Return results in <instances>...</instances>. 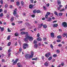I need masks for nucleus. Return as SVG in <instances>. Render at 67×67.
I'll use <instances>...</instances> for the list:
<instances>
[{"label":"nucleus","instance_id":"10","mask_svg":"<svg viewBox=\"0 0 67 67\" xmlns=\"http://www.w3.org/2000/svg\"><path fill=\"white\" fill-rule=\"evenodd\" d=\"M17 65L18 67H22V65H21V64L20 63H18Z\"/></svg>","mask_w":67,"mask_h":67},{"label":"nucleus","instance_id":"36","mask_svg":"<svg viewBox=\"0 0 67 67\" xmlns=\"http://www.w3.org/2000/svg\"><path fill=\"white\" fill-rule=\"evenodd\" d=\"M19 35V34H18V33L16 32L15 34V35L16 36H18V35Z\"/></svg>","mask_w":67,"mask_h":67},{"label":"nucleus","instance_id":"51","mask_svg":"<svg viewBox=\"0 0 67 67\" xmlns=\"http://www.w3.org/2000/svg\"><path fill=\"white\" fill-rule=\"evenodd\" d=\"M31 16L32 18H34V17H35V15H31Z\"/></svg>","mask_w":67,"mask_h":67},{"label":"nucleus","instance_id":"64","mask_svg":"<svg viewBox=\"0 0 67 67\" xmlns=\"http://www.w3.org/2000/svg\"><path fill=\"white\" fill-rule=\"evenodd\" d=\"M12 25H15V24H14V23H12Z\"/></svg>","mask_w":67,"mask_h":67},{"label":"nucleus","instance_id":"3","mask_svg":"<svg viewBox=\"0 0 67 67\" xmlns=\"http://www.w3.org/2000/svg\"><path fill=\"white\" fill-rule=\"evenodd\" d=\"M23 45V48L24 49H25L26 48V47L28 46V44L27 43H24Z\"/></svg>","mask_w":67,"mask_h":67},{"label":"nucleus","instance_id":"54","mask_svg":"<svg viewBox=\"0 0 67 67\" xmlns=\"http://www.w3.org/2000/svg\"><path fill=\"white\" fill-rule=\"evenodd\" d=\"M65 11L64 9H63L61 10H60V12H62V11Z\"/></svg>","mask_w":67,"mask_h":67},{"label":"nucleus","instance_id":"39","mask_svg":"<svg viewBox=\"0 0 67 67\" xmlns=\"http://www.w3.org/2000/svg\"><path fill=\"white\" fill-rule=\"evenodd\" d=\"M8 57H10L11 56V53H8Z\"/></svg>","mask_w":67,"mask_h":67},{"label":"nucleus","instance_id":"1","mask_svg":"<svg viewBox=\"0 0 67 67\" xmlns=\"http://www.w3.org/2000/svg\"><path fill=\"white\" fill-rule=\"evenodd\" d=\"M25 57L26 59H27V58H31V56H30V55L29 54H27L25 55Z\"/></svg>","mask_w":67,"mask_h":67},{"label":"nucleus","instance_id":"47","mask_svg":"<svg viewBox=\"0 0 67 67\" xmlns=\"http://www.w3.org/2000/svg\"><path fill=\"white\" fill-rule=\"evenodd\" d=\"M50 47L52 48H53V45H52V44H51L50 45Z\"/></svg>","mask_w":67,"mask_h":67},{"label":"nucleus","instance_id":"18","mask_svg":"<svg viewBox=\"0 0 67 67\" xmlns=\"http://www.w3.org/2000/svg\"><path fill=\"white\" fill-rule=\"evenodd\" d=\"M4 27H3L2 28L1 27H0V29L1 30V31H3L4 30Z\"/></svg>","mask_w":67,"mask_h":67},{"label":"nucleus","instance_id":"29","mask_svg":"<svg viewBox=\"0 0 67 67\" xmlns=\"http://www.w3.org/2000/svg\"><path fill=\"white\" fill-rule=\"evenodd\" d=\"M37 12V11L35 9L33 10V12L34 13H36Z\"/></svg>","mask_w":67,"mask_h":67},{"label":"nucleus","instance_id":"56","mask_svg":"<svg viewBox=\"0 0 67 67\" xmlns=\"http://www.w3.org/2000/svg\"><path fill=\"white\" fill-rule=\"evenodd\" d=\"M8 7V5L6 4L5 5V8H7Z\"/></svg>","mask_w":67,"mask_h":67},{"label":"nucleus","instance_id":"30","mask_svg":"<svg viewBox=\"0 0 67 67\" xmlns=\"http://www.w3.org/2000/svg\"><path fill=\"white\" fill-rule=\"evenodd\" d=\"M51 14V13L50 12H47V14H46V15H49Z\"/></svg>","mask_w":67,"mask_h":67},{"label":"nucleus","instance_id":"5","mask_svg":"<svg viewBox=\"0 0 67 67\" xmlns=\"http://www.w3.org/2000/svg\"><path fill=\"white\" fill-rule=\"evenodd\" d=\"M26 38L25 39V41H26V43H28V40L29 39V37L27 36H25Z\"/></svg>","mask_w":67,"mask_h":67},{"label":"nucleus","instance_id":"49","mask_svg":"<svg viewBox=\"0 0 67 67\" xmlns=\"http://www.w3.org/2000/svg\"><path fill=\"white\" fill-rule=\"evenodd\" d=\"M23 23V21H18V23L20 24V23Z\"/></svg>","mask_w":67,"mask_h":67},{"label":"nucleus","instance_id":"38","mask_svg":"<svg viewBox=\"0 0 67 67\" xmlns=\"http://www.w3.org/2000/svg\"><path fill=\"white\" fill-rule=\"evenodd\" d=\"M3 16V13H1L0 15V16L1 17H2Z\"/></svg>","mask_w":67,"mask_h":67},{"label":"nucleus","instance_id":"52","mask_svg":"<svg viewBox=\"0 0 67 67\" xmlns=\"http://www.w3.org/2000/svg\"><path fill=\"white\" fill-rule=\"evenodd\" d=\"M46 5L47 7H48L49 6V4L48 3V4H47Z\"/></svg>","mask_w":67,"mask_h":67},{"label":"nucleus","instance_id":"37","mask_svg":"<svg viewBox=\"0 0 67 67\" xmlns=\"http://www.w3.org/2000/svg\"><path fill=\"white\" fill-rule=\"evenodd\" d=\"M10 45H11V42H9L8 43V46H10Z\"/></svg>","mask_w":67,"mask_h":67},{"label":"nucleus","instance_id":"40","mask_svg":"<svg viewBox=\"0 0 67 67\" xmlns=\"http://www.w3.org/2000/svg\"><path fill=\"white\" fill-rule=\"evenodd\" d=\"M8 31L9 32H11V30H10V29H9V28H8Z\"/></svg>","mask_w":67,"mask_h":67},{"label":"nucleus","instance_id":"23","mask_svg":"<svg viewBox=\"0 0 67 67\" xmlns=\"http://www.w3.org/2000/svg\"><path fill=\"white\" fill-rule=\"evenodd\" d=\"M25 34V32H21L20 34L21 35H24V34Z\"/></svg>","mask_w":67,"mask_h":67},{"label":"nucleus","instance_id":"35","mask_svg":"<svg viewBox=\"0 0 67 67\" xmlns=\"http://www.w3.org/2000/svg\"><path fill=\"white\" fill-rule=\"evenodd\" d=\"M54 14H55V15H57V16H58V13L57 12H54Z\"/></svg>","mask_w":67,"mask_h":67},{"label":"nucleus","instance_id":"28","mask_svg":"<svg viewBox=\"0 0 67 67\" xmlns=\"http://www.w3.org/2000/svg\"><path fill=\"white\" fill-rule=\"evenodd\" d=\"M57 52L58 54H59L60 53V51L58 49L57 50Z\"/></svg>","mask_w":67,"mask_h":67},{"label":"nucleus","instance_id":"44","mask_svg":"<svg viewBox=\"0 0 67 67\" xmlns=\"http://www.w3.org/2000/svg\"><path fill=\"white\" fill-rule=\"evenodd\" d=\"M37 41L35 40L34 41V44H37Z\"/></svg>","mask_w":67,"mask_h":67},{"label":"nucleus","instance_id":"48","mask_svg":"<svg viewBox=\"0 0 67 67\" xmlns=\"http://www.w3.org/2000/svg\"><path fill=\"white\" fill-rule=\"evenodd\" d=\"M37 36L38 37H40V33H38L37 35Z\"/></svg>","mask_w":67,"mask_h":67},{"label":"nucleus","instance_id":"11","mask_svg":"<svg viewBox=\"0 0 67 67\" xmlns=\"http://www.w3.org/2000/svg\"><path fill=\"white\" fill-rule=\"evenodd\" d=\"M25 34L26 35L25 36H27V37H29V33L28 32H25Z\"/></svg>","mask_w":67,"mask_h":67},{"label":"nucleus","instance_id":"12","mask_svg":"<svg viewBox=\"0 0 67 67\" xmlns=\"http://www.w3.org/2000/svg\"><path fill=\"white\" fill-rule=\"evenodd\" d=\"M51 35L52 37H54V34L53 32L51 33Z\"/></svg>","mask_w":67,"mask_h":67},{"label":"nucleus","instance_id":"60","mask_svg":"<svg viewBox=\"0 0 67 67\" xmlns=\"http://www.w3.org/2000/svg\"><path fill=\"white\" fill-rule=\"evenodd\" d=\"M2 62H5V61L3 59H2Z\"/></svg>","mask_w":67,"mask_h":67},{"label":"nucleus","instance_id":"13","mask_svg":"<svg viewBox=\"0 0 67 67\" xmlns=\"http://www.w3.org/2000/svg\"><path fill=\"white\" fill-rule=\"evenodd\" d=\"M33 55H34V52L32 51L31 52V55H30V56H31V58L33 57Z\"/></svg>","mask_w":67,"mask_h":67},{"label":"nucleus","instance_id":"59","mask_svg":"<svg viewBox=\"0 0 67 67\" xmlns=\"http://www.w3.org/2000/svg\"><path fill=\"white\" fill-rule=\"evenodd\" d=\"M57 42H60V40H57Z\"/></svg>","mask_w":67,"mask_h":67},{"label":"nucleus","instance_id":"25","mask_svg":"<svg viewBox=\"0 0 67 67\" xmlns=\"http://www.w3.org/2000/svg\"><path fill=\"white\" fill-rule=\"evenodd\" d=\"M10 39V36L9 35L8 36L7 38V40H9Z\"/></svg>","mask_w":67,"mask_h":67},{"label":"nucleus","instance_id":"27","mask_svg":"<svg viewBox=\"0 0 67 67\" xmlns=\"http://www.w3.org/2000/svg\"><path fill=\"white\" fill-rule=\"evenodd\" d=\"M52 59V57H50L48 58V60H51Z\"/></svg>","mask_w":67,"mask_h":67},{"label":"nucleus","instance_id":"50","mask_svg":"<svg viewBox=\"0 0 67 67\" xmlns=\"http://www.w3.org/2000/svg\"><path fill=\"white\" fill-rule=\"evenodd\" d=\"M39 25V26H38V27H39V28H41V27H42V26L41 25V24H39L38 25Z\"/></svg>","mask_w":67,"mask_h":67},{"label":"nucleus","instance_id":"33","mask_svg":"<svg viewBox=\"0 0 67 67\" xmlns=\"http://www.w3.org/2000/svg\"><path fill=\"white\" fill-rule=\"evenodd\" d=\"M46 57H49V56L48 54H45Z\"/></svg>","mask_w":67,"mask_h":67},{"label":"nucleus","instance_id":"6","mask_svg":"<svg viewBox=\"0 0 67 67\" xmlns=\"http://www.w3.org/2000/svg\"><path fill=\"white\" fill-rule=\"evenodd\" d=\"M19 60L18 59H16L13 62V65H15L17 63V62Z\"/></svg>","mask_w":67,"mask_h":67},{"label":"nucleus","instance_id":"16","mask_svg":"<svg viewBox=\"0 0 67 67\" xmlns=\"http://www.w3.org/2000/svg\"><path fill=\"white\" fill-rule=\"evenodd\" d=\"M38 46V45L37 44H35L34 45V47L35 48H37Z\"/></svg>","mask_w":67,"mask_h":67},{"label":"nucleus","instance_id":"62","mask_svg":"<svg viewBox=\"0 0 67 67\" xmlns=\"http://www.w3.org/2000/svg\"><path fill=\"white\" fill-rule=\"evenodd\" d=\"M2 47H0V51H2Z\"/></svg>","mask_w":67,"mask_h":67},{"label":"nucleus","instance_id":"46","mask_svg":"<svg viewBox=\"0 0 67 67\" xmlns=\"http://www.w3.org/2000/svg\"><path fill=\"white\" fill-rule=\"evenodd\" d=\"M11 52V49H9L8 51V53H10V52Z\"/></svg>","mask_w":67,"mask_h":67},{"label":"nucleus","instance_id":"7","mask_svg":"<svg viewBox=\"0 0 67 67\" xmlns=\"http://www.w3.org/2000/svg\"><path fill=\"white\" fill-rule=\"evenodd\" d=\"M13 14L15 16L16 14V8L14 10L13 12Z\"/></svg>","mask_w":67,"mask_h":67},{"label":"nucleus","instance_id":"9","mask_svg":"<svg viewBox=\"0 0 67 67\" xmlns=\"http://www.w3.org/2000/svg\"><path fill=\"white\" fill-rule=\"evenodd\" d=\"M57 2L58 3V4L59 5V4H61V2L60 0H58L57 1Z\"/></svg>","mask_w":67,"mask_h":67},{"label":"nucleus","instance_id":"2","mask_svg":"<svg viewBox=\"0 0 67 67\" xmlns=\"http://www.w3.org/2000/svg\"><path fill=\"white\" fill-rule=\"evenodd\" d=\"M62 25H63V26H64V27H67V23L65 22L62 23Z\"/></svg>","mask_w":67,"mask_h":67},{"label":"nucleus","instance_id":"4","mask_svg":"<svg viewBox=\"0 0 67 67\" xmlns=\"http://www.w3.org/2000/svg\"><path fill=\"white\" fill-rule=\"evenodd\" d=\"M28 39L30 41H33V38L32 37H30V36H29Z\"/></svg>","mask_w":67,"mask_h":67},{"label":"nucleus","instance_id":"24","mask_svg":"<svg viewBox=\"0 0 67 67\" xmlns=\"http://www.w3.org/2000/svg\"><path fill=\"white\" fill-rule=\"evenodd\" d=\"M24 3L23 1H22L21 2V5H24Z\"/></svg>","mask_w":67,"mask_h":67},{"label":"nucleus","instance_id":"57","mask_svg":"<svg viewBox=\"0 0 67 67\" xmlns=\"http://www.w3.org/2000/svg\"><path fill=\"white\" fill-rule=\"evenodd\" d=\"M63 7V5L60 4V5H59V7H60V8H62V7Z\"/></svg>","mask_w":67,"mask_h":67},{"label":"nucleus","instance_id":"26","mask_svg":"<svg viewBox=\"0 0 67 67\" xmlns=\"http://www.w3.org/2000/svg\"><path fill=\"white\" fill-rule=\"evenodd\" d=\"M51 20H52V18H49V19L47 20V21H49V22H50V21H51Z\"/></svg>","mask_w":67,"mask_h":67},{"label":"nucleus","instance_id":"41","mask_svg":"<svg viewBox=\"0 0 67 67\" xmlns=\"http://www.w3.org/2000/svg\"><path fill=\"white\" fill-rule=\"evenodd\" d=\"M25 24L26 25H27V26H29V25H30L29 24L27 23H25Z\"/></svg>","mask_w":67,"mask_h":67},{"label":"nucleus","instance_id":"31","mask_svg":"<svg viewBox=\"0 0 67 67\" xmlns=\"http://www.w3.org/2000/svg\"><path fill=\"white\" fill-rule=\"evenodd\" d=\"M37 13H41V11L40 10H38L37 11Z\"/></svg>","mask_w":67,"mask_h":67},{"label":"nucleus","instance_id":"17","mask_svg":"<svg viewBox=\"0 0 67 67\" xmlns=\"http://www.w3.org/2000/svg\"><path fill=\"white\" fill-rule=\"evenodd\" d=\"M16 5H18V6H19V5H20V3L19 2L17 1L16 2Z\"/></svg>","mask_w":67,"mask_h":67},{"label":"nucleus","instance_id":"8","mask_svg":"<svg viewBox=\"0 0 67 67\" xmlns=\"http://www.w3.org/2000/svg\"><path fill=\"white\" fill-rule=\"evenodd\" d=\"M53 27H56L58 26V24H54L53 25Z\"/></svg>","mask_w":67,"mask_h":67},{"label":"nucleus","instance_id":"45","mask_svg":"<svg viewBox=\"0 0 67 67\" xmlns=\"http://www.w3.org/2000/svg\"><path fill=\"white\" fill-rule=\"evenodd\" d=\"M53 56V57H56L57 56V54H54Z\"/></svg>","mask_w":67,"mask_h":67},{"label":"nucleus","instance_id":"61","mask_svg":"<svg viewBox=\"0 0 67 67\" xmlns=\"http://www.w3.org/2000/svg\"><path fill=\"white\" fill-rule=\"evenodd\" d=\"M25 30L24 29H21L20 30V31H23V30Z\"/></svg>","mask_w":67,"mask_h":67},{"label":"nucleus","instance_id":"55","mask_svg":"<svg viewBox=\"0 0 67 67\" xmlns=\"http://www.w3.org/2000/svg\"><path fill=\"white\" fill-rule=\"evenodd\" d=\"M43 8L44 10H46V7L45 6H43Z\"/></svg>","mask_w":67,"mask_h":67},{"label":"nucleus","instance_id":"43","mask_svg":"<svg viewBox=\"0 0 67 67\" xmlns=\"http://www.w3.org/2000/svg\"><path fill=\"white\" fill-rule=\"evenodd\" d=\"M58 46L59 47H62V44H59L58 45Z\"/></svg>","mask_w":67,"mask_h":67},{"label":"nucleus","instance_id":"20","mask_svg":"<svg viewBox=\"0 0 67 67\" xmlns=\"http://www.w3.org/2000/svg\"><path fill=\"white\" fill-rule=\"evenodd\" d=\"M44 65L46 66H48V64L47 62H46L44 63Z\"/></svg>","mask_w":67,"mask_h":67},{"label":"nucleus","instance_id":"14","mask_svg":"<svg viewBox=\"0 0 67 67\" xmlns=\"http://www.w3.org/2000/svg\"><path fill=\"white\" fill-rule=\"evenodd\" d=\"M34 6L32 5V4H31L29 6V8H30V9H32V8H33V6Z\"/></svg>","mask_w":67,"mask_h":67},{"label":"nucleus","instance_id":"63","mask_svg":"<svg viewBox=\"0 0 67 67\" xmlns=\"http://www.w3.org/2000/svg\"><path fill=\"white\" fill-rule=\"evenodd\" d=\"M34 1V0H30L31 2V3H33V2Z\"/></svg>","mask_w":67,"mask_h":67},{"label":"nucleus","instance_id":"15","mask_svg":"<svg viewBox=\"0 0 67 67\" xmlns=\"http://www.w3.org/2000/svg\"><path fill=\"white\" fill-rule=\"evenodd\" d=\"M37 40L38 41H42V39L40 37L37 38Z\"/></svg>","mask_w":67,"mask_h":67},{"label":"nucleus","instance_id":"32","mask_svg":"<svg viewBox=\"0 0 67 67\" xmlns=\"http://www.w3.org/2000/svg\"><path fill=\"white\" fill-rule=\"evenodd\" d=\"M21 51H22V48H20L19 49V53H21Z\"/></svg>","mask_w":67,"mask_h":67},{"label":"nucleus","instance_id":"53","mask_svg":"<svg viewBox=\"0 0 67 67\" xmlns=\"http://www.w3.org/2000/svg\"><path fill=\"white\" fill-rule=\"evenodd\" d=\"M61 8H60V7H59L58 8V10H59V11H60V9Z\"/></svg>","mask_w":67,"mask_h":67},{"label":"nucleus","instance_id":"22","mask_svg":"<svg viewBox=\"0 0 67 67\" xmlns=\"http://www.w3.org/2000/svg\"><path fill=\"white\" fill-rule=\"evenodd\" d=\"M57 38H58V39L61 38H62V36L60 35L58 36H57Z\"/></svg>","mask_w":67,"mask_h":67},{"label":"nucleus","instance_id":"19","mask_svg":"<svg viewBox=\"0 0 67 67\" xmlns=\"http://www.w3.org/2000/svg\"><path fill=\"white\" fill-rule=\"evenodd\" d=\"M63 14V13H59V16H62V15Z\"/></svg>","mask_w":67,"mask_h":67},{"label":"nucleus","instance_id":"58","mask_svg":"<svg viewBox=\"0 0 67 67\" xmlns=\"http://www.w3.org/2000/svg\"><path fill=\"white\" fill-rule=\"evenodd\" d=\"M48 17V15L46 14L45 15V18H46V19H47V18Z\"/></svg>","mask_w":67,"mask_h":67},{"label":"nucleus","instance_id":"42","mask_svg":"<svg viewBox=\"0 0 67 67\" xmlns=\"http://www.w3.org/2000/svg\"><path fill=\"white\" fill-rule=\"evenodd\" d=\"M32 60H36V59H37V58H32Z\"/></svg>","mask_w":67,"mask_h":67},{"label":"nucleus","instance_id":"34","mask_svg":"<svg viewBox=\"0 0 67 67\" xmlns=\"http://www.w3.org/2000/svg\"><path fill=\"white\" fill-rule=\"evenodd\" d=\"M14 20L13 19V17L12 18H11V19H10V21L11 22H12Z\"/></svg>","mask_w":67,"mask_h":67},{"label":"nucleus","instance_id":"21","mask_svg":"<svg viewBox=\"0 0 67 67\" xmlns=\"http://www.w3.org/2000/svg\"><path fill=\"white\" fill-rule=\"evenodd\" d=\"M43 27L44 29H46V28H47V26L46 25H43Z\"/></svg>","mask_w":67,"mask_h":67}]
</instances>
